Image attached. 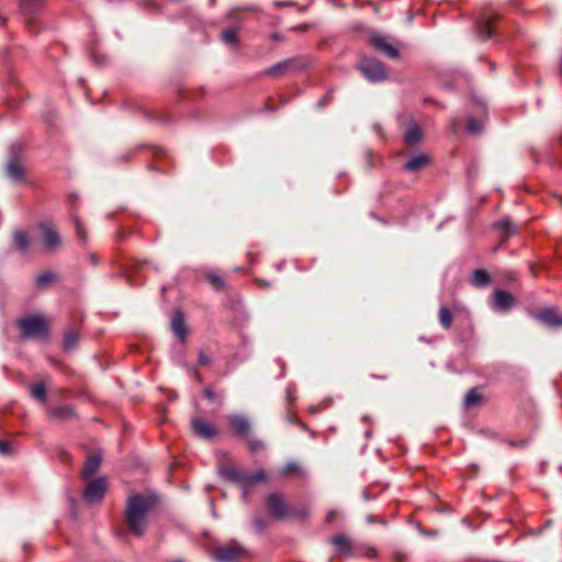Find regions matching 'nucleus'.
<instances>
[{"label": "nucleus", "mask_w": 562, "mask_h": 562, "mask_svg": "<svg viewBox=\"0 0 562 562\" xmlns=\"http://www.w3.org/2000/svg\"><path fill=\"white\" fill-rule=\"evenodd\" d=\"M156 498L150 495L134 494L126 501L124 520L130 531L140 537L146 529L148 514L154 509Z\"/></svg>", "instance_id": "nucleus-1"}, {"label": "nucleus", "mask_w": 562, "mask_h": 562, "mask_svg": "<svg viewBox=\"0 0 562 562\" xmlns=\"http://www.w3.org/2000/svg\"><path fill=\"white\" fill-rule=\"evenodd\" d=\"M266 507L269 515L276 520H282L288 517L304 518L308 515L306 506L300 508L290 507L284 495L280 492H272L267 496Z\"/></svg>", "instance_id": "nucleus-2"}, {"label": "nucleus", "mask_w": 562, "mask_h": 562, "mask_svg": "<svg viewBox=\"0 0 562 562\" xmlns=\"http://www.w3.org/2000/svg\"><path fill=\"white\" fill-rule=\"evenodd\" d=\"M221 475L226 480L241 485L244 490V499L247 501L249 488L259 483L267 481V475L263 470L255 472L243 471L235 467L223 468L220 471Z\"/></svg>", "instance_id": "nucleus-3"}, {"label": "nucleus", "mask_w": 562, "mask_h": 562, "mask_svg": "<svg viewBox=\"0 0 562 562\" xmlns=\"http://www.w3.org/2000/svg\"><path fill=\"white\" fill-rule=\"evenodd\" d=\"M24 338H46L48 323L43 315H31L18 321Z\"/></svg>", "instance_id": "nucleus-4"}, {"label": "nucleus", "mask_w": 562, "mask_h": 562, "mask_svg": "<svg viewBox=\"0 0 562 562\" xmlns=\"http://www.w3.org/2000/svg\"><path fill=\"white\" fill-rule=\"evenodd\" d=\"M37 229L45 251L54 252L61 247V236L53 223L48 221H42L37 224Z\"/></svg>", "instance_id": "nucleus-5"}, {"label": "nucleus", "mask_w": 562, "mask_h": 562, "mask_svg": "<svg viewBox=\"0 0 562 562\" xmlns=\"http://www.w3.org/2000/svg\"><path fill=\"white\" fill-rule=\"evenodd\" d=\"M214 557L218 562H238L249 558V552L239 543L232 542L226 546L217 547L214 550Z\"/></svg>", "instance_id": "nucleus-6"}, {"label": "nucleus", "mask_w": 562, "mask_h": 562, "mask_svg": "<svg viewBox=\"0 0 562 562\" xmlns=\"http://www.w3.org/2000/svg\"><path fill=\"white\" fill-rule=\"evenodd\" d=\"M358 67L369 81H382L386 78L383 65L373 57H362Z\"/></svg>", "instance_id": "nucleus-7"}, {"label": "nucleus", "mask_w": 562, "mask_h": 562, "mask_svg": "<svg viewBox=\"0 0 562 562\" xmlns=\"http://www.w3.org/2000/svg\"><path fill=\"white\" fill-rule=\"evenodd\" d=\"M108 488V481L105 477H98L88 483L85 492L83 499L89 504L99 503L104 497Z\"/></svg>", "instance_id": "nucleus-8"}, {"label": "nucleus", "mask_w": 562, "mask_h": 562, "mask_svg": "<svg viewBox=\"0 0 562 562\" xmlns=\"http://www.w3.org/2000/svg\"><path fill=\"white\" fill-rule=\"evenodd\" d=\"M191 424L194 434L201 438L211 439L217 435L216 428L206 419L195 417Z\"/></svg>", "instance_id": "nucleus-9"}, {"label": "nucleus", "mask_w": 562, "mask_h": 562, "mask_svg": "<svg viewBox=\"0 0 562 562\" xmlns=\"http://www.w3.org/2000/svg\"><path fill=\"white\" fill-rule=\"evenodd\" d=\"M372 46L390 58L398 57V49L387 38L381 35H373L370 40Z\"/></svg>", "instance_id": "nucleus-10"}, {"label": "nucleus", "mask_w": 562, "mask_h": 562, "mask_svg": "<svg viewBox=\"0 0 562 562\" xmlns=\"http://www.w3.org/2000/svg\"><path fill=\"white\" fill-rule=\"evenodd\" d=\"M515 303V297L507 291L496 290L493 295L494 307L498 311L506 312Z\"/></svg>", "instance_id": "nucleus-11"}, {"label": "nucleus", "mask_w": 562, "mask_h": 562, "mask_svg": "<svg viewBox=\"0 0 562 562\" xmlns=\"http://www.w3.org/2000/svg\"><path fill=\"white\" fill-rule=\"evenodd\" d=\"M228 420L237 436L247 437L249 435L250 423L246 417L241 415H231L228 416Z\"/></svg>", "instance_id": "nucleus-12"}, {"label": "nucleus", "mask_w": 562, "mask_h": 562, "mask_svg": "<svg viewBox=\"0 0 562 562\" xmlns=\"http://www.w3.org/2000/svg\"><path fill=\"white\" fill-rule=\"evenodd\" d=\"M171 329L175 335L180 339L184 340L187 336V326L184 314L181 311H176L171 319Z\"/></svg>", "instance_id": "nucleus-13"}, {"label": "nucleus", "mask_w": 562, "mask_h": 562, "mask_svg": "<svg viewBox=\"0 0 562 562\" xmlns=\"http://www.w3.org/2000/svg\"><path fill=\"white\" fill-rule=\"evenodd\" d=\"M101 457L99 454H90L82 468L81 475L83 480H89L99 469Z\"/></svg>", "instance_id": "nucleus-14"}, {"label": "nucleus", "mask_w": 562, "mask_h": 562, "mask_svg": "<svg viewBox=\"0 0 562 562\" xmlns=\"http://www.w3.org/2000/svg\"><path fill=\"white\" fill-rule=\"evenodd\" d=\"M428 164L429 157L425 154H419L408 159L403 168L408 172H417L425 168Z\"/></svg>", "instance_id": "nucleus-15"}, {"label": "nucleus", "mask_w": 562, "mask_h": 562, "mask_svg": "<svg viewBox=\"0 0 562 562\" xmlns=\"http://www.w3.org/2000/svg\"><path fill=\"white\" fill-rule=\"evenodd\" d=\"M536 317L551 327L562 325V318L558 316L553 308H544Z\"/></svg>", "instance_id": "nucleus-16"}, {"label": "nucleus", "mask_w": 562, "mask_h": 562, "mask_svg": "<svg viewBox=\"0 0 562 562\" xmlns=\"http://www.w3.org/2000/svg\"><path fill=\"white\" fill-rule=\"evenodd\" d=\"M423 133L418 124L412 123L404 134V142L408 146H415L422 139Z\"/></svg>", "instance_id": "nucleus-17"}, {"label": "nucleus", "mask_w": 562, "mask_h": 562, "mask_svg": "<svg viewBox=\"0 0 562 562\" xmlns=\"http://www.w3.org/2000/svg\"><path fill=\"white\" fill-rule=\"evenodd\" d=\"M331 542L335 546V548L339 554H341V555L350 554L351 542L346 536H344V535L335 536L333 538Z\"/></svg>", "instance_id": "nucleus-18"}, {"label": "nucleus", "mask_w": 562, "mask_h": 562, "mask_svg": "<svg viewBox=\"0 0 562 562\" xmlns=\"http://www.w3.org/2000/svg\"><path fill=\"white\" fill-rule=\"evenodd\" d=\"M79 342V335L75 330H67L65 331L64 339H63V348L65 351L70 352L75 350Z\"/></svg>", "instance_id": "nucleus-19"}, {"label": "nucleus", "mask_w": 562, "mask_h": 562, "mask_svg": "<svg viewBox=\"0 0 562 562\" xmlns=\"http://www.w3.org/2000/svg\"><path fill=\"white\" fill-rule=\"evenodd\" d=\"M479 33L482 40L491 38L494 35V19H483L479 23Z\"/></svg>", "instance_id": "nucleus-20"}, {"label": "nucleus", "mask_w": 562, "mask_h": 562, "mask_svg": "<svg viewBox=\"0 0 562 562\" xmlns=\"http://www.w3.org/2000/svg\"><path fill=\"white\" fill-rule=\"evenodd\" d=\"M7 172L10 178L13 180H21L23 177V166L16 158L10 159V161L7 165Z\"/></svg>", "instance_id": "nucleus-21"}, {"label": "nucleus", "mask_w": 562, "mask_h": 562, "mask_svg": "<svg viewBox=\"0 0 562 562\" xmlns=\"http://www.w3.org/2000/svg\"><path fill=\"white\" fill-rule=\"evenodd\" d=\"M13 240L21 252H26L30 249L31 240L25 232L15 231L13 233Z\"/></svg>", "instance_id": "nucleus-22"}, {"label": "nucleus", "mask_w": 562, "mask_h": 562, "mask_svg": "<svg viewBox=\"0 0 562 562\" xmlns=\"http://www.w3.org/2000/svg\"><path fill=\"white\" fill-rule=\"evenodd\" d=\"M50 415L59 419H70L76 417L74 407L70 405L55 407L50 411Z\"/></svg>", "instance_id": "nucleus-23"}, {"label": "nucleus", "mask_w": 562, "mask_h": 562, "mask_svg": "<svg viewBox=\"0 0 562 562\" xmlns=\"http://www.w3.org/2000/svg\"><path fill=\"white\" fill-rule=\"evenodd\" d=\"M490 282V276L485 270L477 269L472 274V283L476 286H484Z\"/></svg>", "instance_id": "nucleus-24"}, {"label": "nucleus", "mask_w": 562, "mask_h": 562, "mask_svg": "<svg viewBox=\"0 0 562 562\" xmlns=\"http://www.w3.org/2000/svg\"><path fill=\"white\" fill-rule=\"evenodd\" d=\"M56 274L49 270L42 272L36 278V285L38 288H45L56 280Z\"/></svg>", "instance_id": "nucleus-25"}, {"label": "nucleus", "mask_w": 562, "mask_h": 562, "mask_svg": "<svg viewBox=\"0 0 562 562\" xmlns=\"http://www.w3.org/2000/svg\"><path fill=\"white\" fill-rule=\"evenodd\" d=\"M452 319H453V317H452L450 310L446 306L440 307L439 322H440L441 326L446 329L450 328V326L452 324Z\"/></svg>", "instance_id": "nucleus-26"}, {"label": "nucleus", "mask_w": 562, "mask_h": 562, "mask_svg": "<svg viewBox=\"0 0 562 562\" xmlns=\"http://www.w3.org/2000/svg\"><path fill=\"white\" fill-rule=\"evenodd\" d=\"M31 395L41 403L46 402V389L43 383H37L31 386Z\"/></svg>", "instance_id": "nucleus-27"}, {"label": "nucleus", "mask_w": 562, "mask_h": 562, "mask_svg": "<svg viewBox=\"0 0 562 562\" xmlns=\"http://www.w3.org/2000/svg\"><path fill=\"white\" fill-rule=\"evenodd\" d=\"M206 280L217 291L225 288V282L223 280V278L215 272L207 273Z\"/></svg>", "instance_id": "nucleus-28"}, {"label": "nucleus", "mask_w": 562, "mask_h": 562, "mask_svg": "<svg viewBox=\"0 0 562 562\" xmlns=\"http://www.w3.org/2000/svg\"><path fill=\"white\" fill-rule=\"evenodd\" d=\"M290 66V61L289 60H284V61H281L279 64H276L273 66H271L270 68H268L266 70V74L268 76H271V77H277L279 76L282 71H284L288 67Z\"/></svg>", "instance_id": "nucleus-29"}, {"label": "nucleus", "mask_w": 562, "mask_h": 562, "mask_svg": "<svg viewBox=\"0 0 562 562\" xmlns=\"http://www.w3.org/2000/svg\"><path fill=\"white\" fill-rule=\"evenodd\" d=\"M496 227L503 231L506 234V236H510L516 233V228L508 218H503L499 222H497Z\"/></svg>", "instance_id": "nucleus-30"}, {"label": "nucleus", "mask_w": 562, "mask_h": 562, "mask_svg": "<svg viewBox=\"0 0 562 562\" xmlns=\"http://www.w3.org/2000/svg\"><path fill=\"white\" fill-rule=\"evenodd\" d=\"M222 40L228 45H236L237 44V30L236 29H228L225 30L222 33Z\"/></svg>", "instance_id": "nucleus-31"}, {"label": "nucleus", "mask_w": 562, "mask_h": 562, "mask_svg": "<svg viewBox=\"0 0 562 562\" xmlns=\"http://www.w3.org/2000/svg\"><path fill=\"white\" fill-rule=\"evenodd\" d=\"M480 400H481V394L477 393L475 390H470L465 395L464 404H465V406L471 407V406H474L475 404H477L480 402Z\"/></svg>", "instance_id": "nucleus-32"}, {"label": "nucleus", "mask_w": 562, "mask_h": 562, "mask_svg": "<svg viewBox=\"0 0 562 562\" xmlns=\"http://www.w3.org/2000/svg\"><path fill=\"white\" fill-rule=\"evenodd\" d=\"M301 472V468L297 463L290 462L282 469V475L291 476L294 474H299Z\"/></svg>", "instance_id": "nucleus-33"}, {"label": "nucleus", "mask_w": 562, "mask_h": 562, "mask_svg": "<svg viewBox=\"0 0 562 562\" xmlns=\"http://www.w3.org/2000/svg\"><path fill=\"white\" fill-rule=\"evenodd\" d=\"M72 222H74V225L76 227V233H77V236L78 238L85 243L87 240V233L85 232L83 229V226H82V223L80 222V220L76 216H74L72 218Z\"/></svg>", "instance_id": "nucleus-34"}, {"label": "nucleus", "mask_w": 562, "mask_h": 562, "mask_svg": "<svg viewBox=\"0 0 562 562\" xmlns=\"http://www.w3.org/2000/svg\"><path fill=\"white\" fill-rule=\"evenodd\" d=\"M247 443H248V449L252 453H256L259 450H262L265 448L263 442L261 440H259V439H256V438H248Z\"/></svg>", "instance_id": "nucleus-35"}, {"label": "nucleus", "mask_w": 562, "mask_h": 562, "mask_svg": "<svg viewBox=\"0 0 562 562\" xmlns=\"http://www.w3.org/2000/svg\"><path fill=\"white\" fill-rule=\"evenodd\" d=\"M467 130L470 133L477 134L481 132L482 126L474 117H469L467 121Z\"/></svg>", "instance_id": "nucleus-36"}, {"label": "nucleus", "mask_w": 562, "mask_h": 562, "mask_svg": "<svg viewBox=\"0 0 562 562\" xmlns=\"http://www.w3.org/2000/svg\"><path fill=\"white\" fill-rule=\"evenodd\" d=\"M254 528L257 532L261 533L266 530L267 524L260 516H256L254 519Z\"/></svg>", "instance_id": "nucleus-37"}, {"label": "nucleus", "mask_w": 562, "mask_h": 562, "mask_svg": "<svg viewBox=\"0 0 562 562\" xmlns=\"http://www.w3.org/2000/svg\"><path fill=\"white\" fill-rule=\"evenodd\" d=\"M0 453L3 456L11 453V445L9 441L0 440Z\"/></svg>", "instance_id": "nucleus-38"}, {"label": "nucleus", "mask_w": 562, "mask_h": 562, "mask_svg": "<svg viewBox=\"0 0 562 562\" xmlns=\"http://www.w3.org/2000/svg\"><path fill=\"white\" fill-rule=\"evenodd\" d=\"M407 555L404 552H395L394 553V561L395 562H406Z\"/></svg>", "instance_id": "nucleus-39"}, {"label": "nucleus", "mask_w": 562, "mask_h": 562, "mask_svg": "<svg viewBox=\"0 0 562 562\" xmlns=\"http://www.w3.org/2000/svg\"><path fill=\"white\" fill-rule=\"evenodd\" d=\"M209 362H210V359L207 358V356H205L204 353L201 352L199 356V363L201 366H206V364H209Z\"/></svg>", "instance_id": "nucleus-40"}, {"label": "nucleus", "mask_w": 562, "mask_h": 562, "mask_svg": "<svg viewBox=\"0 0 562 562\" xmlns=\"http://www.w3.org/2000/svg\"><path fill=\"white\" fill-rule=\"evenodd\" d=\"M203 395H204L206 398H209V400H214V398H215V394H214V392H213L211 389H209V387H206V389L203 391Z\"/></svg>", "instance_id": "nucleus-41"}, {"label": "nucleus", "mask_w": 562, "mask_h": 562, "mask_svg": "<svg viewBox=\"0 0 562 562\" xmlns=\"http://www.w3.org/2000/svg\"><path fill=\"white\" fill-rule=\"evenodd\" d=\"M337 516V512L336 510H330L327 516H326V521L327 522H330L334 520V518Z\"/></svg>", "instance_id": "nucleus-42"}, {"label": "nucleus", "mask_w": 562, "mask_h": 562, "mask_svg": "<svg viewBox=\"0 0 562 562\" xmlns=\"http://www.w3.org/2000/svg\"><path fill=\"white\" fill-rule=\"evenodd\" d=\"M37 2V0H23L22 1V7L24 10H26V8L33 3Z\"/></svg>", "instance_id": "nucleus-43"}, {"label": "nucleus", "mask_w": 562, "mask_h": 562, "mask_svg": "<svg viewBox=\"0 0 562 562\" xmlns=\"http://www.w3.org/2000/svg\"><path fill=\"white\" fill-rule=\"evenodd\" d=\"M271 37L273 41H281L283 38L282 35L279 33H273Z\"/></svg>", "instance_id": "nucleus-44"}, {"label": "nucleus", "mask_w": 562, "mask_h": 562, "mask_svg": "<svg viewBox=\"0 0 562 562\" xmlns=\"http://www.w3.org/2000/svg\"><path fill=\"white\" fill-rule=\"evenodd\" d=\"M11 149H12V151L19 150V149H20V146H18V145H12Z\"/></svg>", "instance_id": "nucleus-45"}, {"label": "nucleus", "mask_w": 562, "mask_h": 562, "mask_svg": "<svg viewBox=\"0 0 562 562\" xmlns=\"http://www.w3.org/2000/svg\"><path fill=\"white\" fill-rule=\"evenodd\" d=\"M260 283V285L262 286H268V283L267 282H263V281H258Z\"/></svg>", "instance_id": "nucleus-46"}]
</instances>
